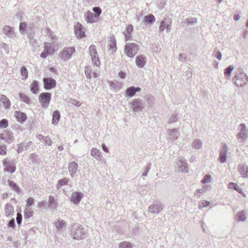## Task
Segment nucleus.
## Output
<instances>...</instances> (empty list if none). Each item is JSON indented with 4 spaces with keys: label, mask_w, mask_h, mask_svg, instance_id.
<instances>
[{
    "label": "nucleus",
    "mask_w": 248,
    "mask_h": 248,
    "mask_svg": "<svg viewBox=\"0 0 248 248\" xmlns=\"http://www.w3.org/2000/svg\"><path fill=\"white\" fill-rule=\"evenodd\" d=\"M171 29V19L170 17L165 18L160 22L159 26V31H170Z\"/></svg>",
    "instance_id": "20e7f679"
},
{
    "label": "nucleus",
    "mask_w": 248,
    "mask_h": 248,
    "mask_svg": "<svg viewBox=\"0 0 248 248\" xmlns=\"http://www.w3.org/2000/svg\"><path fill=\"white\" fill-rule=\"evenodd\" d=\"M246 218L245 214L242 212L238 214L237 220L238 221H244Z\"/></svg>",
    "instance_id": "473e14b6"
},
{
    "label": "nucleus",
    "mask_w": 248,
    "mask_h": 248,
    "mask_svg": "<svg viewBox=\"0 0 248 248\" xmlns=\"http://www.w3.org/2000/svg\"><path fill=\"white\" fill-rule=\"evenodd\" d=\"M33 214V211H31L30 209L26 208L24 211V217L25 218H28L31 217Z\"/></svg>",
    "instance_id": "a878e982"
},
{
    "label": "nucleus",
    "mask_w": 248,
    "mask_h": 248,
    "mask_svg": "<svg viewBox=\"0 0 248 248\" xmlns=\"http://www.w3.org/2000/svg\"><path fill=\"white\" fill-rule=\"evenodd\" d=\"M3 31H13V29L10 27V26H5L3 27Z\"/></svg>",
    "instance_id": "a18cd8bd"
},
{
    "label": "nucleus",
    "mask_w": 248,
    "mask_h": 248,
    "mask_svg": "<svg viewBox=\"0 0 248 248\" xmlns=\"http://www.w3.org/2000/svg\"><path fill=\"white\" fill-rule=\"evenodd\" d=\"M83 26L79 23H76L74 25V31H82Z\"/></svg>",
    "instance_id": "7c9ffc66"
},
{
    "label": "nucleus",
    "mask_w": 248,
    "mask_h": 248,
    "mask_svg": "<svg viewBox=\"0 0 248 248\" xmlns=\"http://www.w3.org/2000/svg\"><path fill=\"white\" fill-rule=\"evenodd\" d=\"M234 185H236V184H234V183H231L230 184H229V186H234Z\"/></svg>",
    "instance_id": "052dcab7"
},
{
    "label": "nucleus",
    "mask_w": 248,
    "mask_h": 248,
    "mask_svg": "<svg viewBox=\"0 0 248 248\" xmlns=\"http://www.w3.org/2000/svg\"><path fill=\"white\" fill-rule=\"evenodd\" d=\"M74 238L77 239H79L81 238V235H80L79 236H77L74 237Z\"/></svg>",
    "instance_id": "bf43d9fd"
},
{
    "label": "nucleus",
    "mask_w": 248,
    "mask_h": 248,
    "mask_svg": "<svg viewBox=\"0 0 248 248\" xmlns=\"http://www.w3.org/2000/svg\"><path fill=\"white\" fill-rule=\"evenodd\" d=\"M234 67L233 66H229L227 69L225 70L224 75L226 76H230L231 72L233 70Z\"/></svg>",
    "instance_id": "2f4dec72"
},
{
    "label": "nucleus",
    "mask_w": 248,
    "mask_h": 248,
    "mask_svg": "<svg viewBox=\"0 0 248 248\" xmlns=\"http://www.w3.org/2000/svg\"><path fill=\"white\" fill-rule=\"evenodd\" d=\"M21 75L22 79H26L28 76V72L27 69L25 67H22L21 69Z\"/></svg>",
    "instance_id": "5701e85b"
},
{
    "label": "nucleus",
    "mask_w": 248,
    "mask_h": 248,
    "mask_svg": "<svg viewBox=\"0 0 248 248\" xmlns=\"http://www.w3.org/2000/svg\"><path fill=\"white\" fill-rule=\"evenodd\" d=\"M73 104L78 106H79L81 105V103L79 102H78L77 101H74Z\"/></svg>",
    "instance_id": "4d7b16f0"
},
{
    "label": "nucleus",
    "mask_w": 248,
    "mask_h": 248,
    "mask_svg": "<svg viewBox=\"0 0 248 248\" xmlns=\"http://www.w3.org/2000/svg\"><path fill=\"white\" fill-rule=\"evenodd\" d=\"M21 219H22V215L20 213H17V217H16V221L18 224H20L21 222Z\"/></svg>",
    "instance_id": "ea45409f"
},
{
    "label": "nucleus",
    "mask_w": 248,
    "mask_h": 248,
    "mask_svg": "<svg viewBox=\"0 0 248 248\" xmlns=\"http://www.w3.org/2000/svg\"><path fill=\"white\" fill-rule=\"evenodd\" d=\"M8 125V121L6 119H2L0 121V128H5Z\"/></svg>",
    "instance_id": "c756f323"
},
{
    "label": "nucleus",
    "mask_w": 248,
    "mask_h": 248,
    "mask_svg": "<svg viewBox=\"0 0 248 248\" xmlns=\"http://www.w3.org/2000/svg\"><path fill=\"white\" fill-rule=\"evenodd\" d=\"M2 163L5 167L4 170L5 171L13 173L15 171V166L14 165H9L8 161L5 159L2 160Z\"/></svg>",
    "instance_id": "9b49d317"
},
{
    "label": "nucleus",
    "mask_w": 248,
    "mask_h": 248,
    "mask_svg": "<svg viewBox=\"0 0 248 248\" xmlns=\"http://www.w3.org/2000/svg\"><path fill=\"white\" fill-rule=\"evenodd\" d=\"M109 49L112 53L115 52L117 50L115 39L113 37H111L108 42Z\"/></svg>",
    "instance_id": "4468645a"
},
{
    "label": "nucleus",
    "mask_w": 248,
    "mask_h": 248,
    "mask_svg": "<svg viewBox=\"0 0 248 248\" xmlns=\"http://www.w3.org/2000/svg\"><path fill=\"white\" fill-rule=\"evenodd\" d=\"M85 32H76V35L78 38H82L85 36Z\"/></svg>",
    "instance_id": "c03bdc74"
},
{
    "label": "nucleus",
    "mask_w": 248,
    "mask_h": 248,
    "mask_svg": "<svg viewBox=\"0 0 248 248\" xmlns=\"http://www.w3.org/2000/svg\"><path fill=\"white\" fill-rule=\"evenodd\" d=\"M93 11L94 13V15L98 18L102 13V10L99 7H94L93 8Z\"/></svg>",
    "instance_id": "b1692460"
},
{
    "label": "nucleus",
    "mask_w": 248,
    "mask_h": 248,
    "mask_svg": "<svg viewBox=\"0 0 248 248\" xmlns=\"http://www.w3.org/2000/svg\"><path fill=\"white\" fill-rule=\"evenodd\" d=\"M84 17L86 21L89 23H93L95 22L98 18L94 15L93 13L88 11L85 13Z\"/></svg>",
    "instance_id": "6e6552de"
},
{
    "label": "nucleus",
    "mask_w": 248,
    "mask_h": 248,
    "mask_svg": "<svg viewBox=\"0 0 248 248\" xmlns=\"http://www.w3.org/2000/svg\"><path fill=\"white\" fill-rule=\"evenodd\" d=\"M31 90L33 93H36L39 90L38 82L34 80L31 85Z\"/></svg>",
    "instance_id": "aec40b11"
},
{
    "label": "nucleus",
    "mask_w": 248,
    "mask_h": 248,
    "mask_svg": "<svg viewBox=\"0 0 248 248\" xmlns=\"http://www.w3.org/2000/svg\"><path fill=\"white\" fill-rule=\"evenodd\" d=\"M119 77L121 78H123L124 79L125 77V74L124 73L122 72V71H121L119 73Z\"/></svg>",
    "instance_id": "603ef678"
},
{
    "label": "nucleus",
    "mask_w": 248,
    "mask_h": 248,
    "mask_svg": "<svg viewBox=\"0 0 248 248\" xmlns=\"http://www.w3.org/2000/svg\"><path fill=\"white\" fill-rule=\"evenodd\" d=\"M54 50L50 46L46 45L43 52L40 55V56L43 58H46L48 55L52 54L54 53Z\"/></svg>",
    "instance_id": "9d476101"
},
{
    "label": "nucleus",
    "mask_w": 248,
    "mask_h": 248,
    "mask_svg": "<svg viewBox=\"0 0 248 248\" xmlns=\"http://www.w3.org/2000/svg\"><path fill=\"white\" fill-rule=\"evenodd\" d=\"M138 50L137 46L134 43L127 44L125 46L124 51L129 57H133Z\"/></svg>",
    "instance_id": "f257e3e1"
},
{
    "label": "nucleus",
    "mask_w": 248,
    "mask_h": 248,
    "mask_svg": "<svg viewBox=\"0 0 248 248\" xmlns=\"http://www.w3.org/2000/svg\"><path fill=\"white\" fill-rule=\"evenodd\" d=\"M132 105L133 106H138V107L137 108L136 106L133 108L134 111H137L139 108V101H138V100H135L132 102Z\"/></svg>",
    "instance_id": "a19ab883"
},
{
    "label": "nucleus",
    "mask_w": 248,
    "mask_h": 248,
    "mask_svg": "<svg viewBox=\"0 0 248 248\" xmlns=\"http://www.w3.org/2000/svg\"><path fill=\"white\" fill-rule=\"evenodd\" d=\"M5 210L6 213V216L7 217L11 216L13 214L14 211L13 207L9 204L6 205Z\"/></svg>",
    "instance_id": "412c9836"
},
{
    "label": "nucleus",
    "mask_w": 248,
    "mask_h": 248,
    "mask_svg": "<svg viewBox=\"0 0 248 248\" xmlns=\"http://www.w3.org/2000/svg\"><path fill=\"white\" fill-rule=\"evenodd\" d=\"M91 154L95 158H98L100 156V153L99 151L96 148H93L92 150Z\"/></svg>",
    "instance_id": "cd10ccee"
},
{
    "label": "nucleus",
    "mask_w": 248,
    "mask_h": 248,
    "mask_svg": "<svg viewBox=\"0 0 248 248\" xmlns=\"http://www.w3.org/2000/svg\"><path fill=\"white\" fill-rule=\"evenodd\" d=\"M246 25L247 27L248 28V20H247Z\"/></svg>",
    "instance_id": "0e129e2a"
},
{
    "label": "nucleus",
    "mask_w": 248,
    "mask_h": 248,
    "mask_svg": "<svg viewBox=\"0 0 248 248\" xmlns=\"http://www.w3.org/2000/svg\"><path fill=\"white\" fill-rule=\"evenodd\" d=\"M217 58L218 59V60H221V54L220 52H218L217 53Z\"/></svg>",
    "instance_id": "5fc2aeb1"
},
{
    "label": "nucleus",
    "mask_w": 248,
    "mask_h": 248,
    "mask_svg": "<svg viewBox=\"0 0 248 248\" xmlns=\"http://www.w3.org/2000/svg\"><path fill=\"white\" fill-rule=\"evenodd\" d=\"M140 91V88L139 87L135 88L134 87H130L127 88L126 90V94L127 96L131 97L133 96L136 92Z\"/></svg>",
    "instance_id": "ddd939ff"
},
{
    "label": "nucleus",
    "mask_w": 248,
    "mask_h": 248,
    "mask_svg": "<svg viewBox=\"0 0 248 248\" xmlns=\"http://www.w3.org/2000/svg\"><path fill=\"white\" fill-rule=\"evenodd\" d=\"M49 69L50 70V71H51L52 72H55V69L54 68L50 67V68H49Z\"/></svg>",
    "instance_id": "13d9d810"
},
{
    "label": "nucleus",
    "mask_w": 248,
    "mask_h": 248,
    "mask_svg": "<svg viewBox=\"0 0 248 248\" xmlns=\"http://www.w3.org/2000/svg\"><path fill=\"white\" fill-rule=\"evenodd\" d=\"M78 168V164L76 162H71L69 165V170L72 176L76 173Z\"/></svg>",
    "instance_id": "2eb2a0df"
},
{
    "label": "nucleus",
    "mask_w": 248,
    "mask_h": 248,
    "mask_svg": "<svg viewBox=\"0 0 248 248\" xmlns=\"http://www.w3.org/2000/svg\"><path fill=\"white\" fill-rule=\"evenodd\" d=\"M226 155H221L220 157V161L222 163L226 161Z\"/></svg>",
    "instance_id": "49530a36"
},
{
    "label": "nucleus",
    "mask_w": 248,
    "mask_h": 248,
    "mask_svg": "<svg viewBox=\"0 0 248 248\" xmlns=\"http://www.w3.org/2000/svg\"><path fill=\"white\" fill-rule=\"evenodd\" d=\"M9 184L16 191H19V188L15 182H14L13 181H9Z\"/></svg>",
    "instance_id": "72a5a7b5"
},
{
    "label": "nucleus",
    "mask_w": 248,
    "mask_h": 248,
    "mask_svg": "<svg viewBox=\"0 0 248 248\" xmlns=\"http://www.w3.org/2000/svg\"><path fill=\"white\" fill-rule=\"evenodd\" d=\"M51 98V93H43L39 96V101L42 107H48Z\"/></svg>",
    "instance_id": "f03ea898"
},
{
    "label": "nucleus",
    "mask_w": 248,
    "mask_h": 248,
    "mask_svg": "<svg viewBox=\"0 0 248 248\" xmlns=\"http://www.w3.org/2000/svg\"><path fill=\"white\" fill-rule=\"evenodd\" d=\"M60 118V113L58 111H55L53 114L52 123L53 124H57Z\"/></svg>",
    "instance_id": "6ab92c4d"
},
{
    "label": "nucleus",
    "mask_w": 248,
    "mask_h": 248,
    "mask_svg": "<svg viewBox=\"0 0 248 248\" xmlns=\"http://www.w3.org/2000/svg\"><path fill=\"white\" fill-rule=\"evenodd\" d=\"M197 22V18L195 17L186 18L185 20V23L187 25H192Z\"/></svg>",
    "instance_id": "393cba45"
},
{
    "label": "nucleus",
    "mask_w": 248,
    "mask_h": 248,
    "mask_svg": "<svg viewBox=\"0 0 248 248\" xmlns=\"http://www.w3.org/2000/svg\"><path fill=\"white\" fill-rule=\"evenodd\" d=\"M211 181V176L209 175H206L203 179L201 181L202 183L204 184L206 183L209 182Z\"/></svg>",
    "instance_id": "e433bc0d"
},
{
    "label": "nucleus",
    "mask_w": 248,
    "mask_h": 248,
    "mask_svg": "<svg viewBox=\"0 0 248 248\" xmlns=\"http://www.w3.org/2000/svg\"><path fill=\"white\" fill-rule=\"evenodd\" d=\"M51 143V140L50 139H49L48 144V145H50Z\"/></svg>",
    "instance_id": "e2e57ef3"
},
{
    "label": "nucleus",
    "mask_w": 248,
    "mask_h": 248,
    "mask_svg": "<svg viewBox=\"0 0 248 248\" xmlns=\"http://www.w3.org/2000/svg\"><path fill=\"white\" fill-rule=\"evenodd\" d=\"M44 88L46 89H50L55 87L56 82L55 80L51 78H43Z\"/></svg>",
    "instance_id": "423d86ee"
},
{
    "label": "nucleus",
    "mask_w": 248,
    "mask_h": 248,
    "mask_svg": "<svg viewBox=\"0 0 248 248\" xmlns=\"http://www.w3.org/2000/svg\"><path fill=\"white\" fill-rule=\"evenodd\" d=\"M27 203V206L29 207L31 206L33 203V199L31 198H29L28 199Z\"/></svg>",
    "instance_id": "58836bf2"
},
{
    "label": "nucleus",
    "mask_w": 248,
    "mask_h": 248,
    "mask_svg": "<svg viewBox=\"0 0 248 248\" xmlns=\"http://www.w3.org/2000/svg\"><path fill=\"white\" fill-rule=\"evenodd\" d=\"M210 205V202L207 201H203L199 203V208L202 209L204 207H207Z\"/></svg>",
    "instance_id": "c85d7f7f"
},
{
    "label": "nucleus",
    "mask_w": 248,
    "mask_h": 248,
    "mask_svg": "<svg viewBox=\"0 0 248 248\" xmlns=\"http://www.w3.org/2000/svg\"><path fill=\"white\" fill-rule=\"evenodd\" d=\"M240 18V16L239 14H236L234 16L233 19L235 21H238Z\"/></svg>",
    "instance_id": "3c124183"
},
{
    "label": "nucleus",
    "mask_w": 248,
    "mask_h": 248,
    "mask_svg": "<svg viewBox=\"0 0 248 248\" xmlns=\"http://www.w3.org/2000/svg\"><path fill=\"white\" fill-rule=\"evenodd\" d=\"M68 182V180L67 179H63L61 180H60L59 185L60 186H62L65 184H66Z\"/></svg>",
    "instance_id": "37998d69"
},
{
    "label": "nucleus",
    "mask_w": 248,
    "mask_h": 248,
    "mask_svg": "<svg viewBox=\"0 0 248 248\" xmlns=\"http://www.w3.org/2000/svg\"><path fill=\"white\" fill-rule=\"evenodd\" d=\"M137 65L139 67H142L145 65V58L142 56H138L136 60Z\"/></svg>",
    "instance_id": "f3484780"
},
{
    "label": "nucleus",
    "mask_w": 248,
    "mask_h": 248,
    "mask_svg": "<svg viewBox=\"0 0 248 248\" xmlns=\"http://www.w3.org/2000/svg\"><path fill=\"white\" fill-rule=\"evenodd\" d=\"M90 72H91V70H90V67H86L85 69V72L86 76L88 78H91V76L90 75Z\"/></svg>",
    "instance_id": "79ce46f5"
},
{
    "label": "nucleus",
    "mask_w": 248,
    "mask_h": 248,
    "mask_svg": "<svg viewBox=\"0 0 248 248\" xmlns=\"http://www.w3.org/2000/svg\"><path fill=\"white\" fill-rule=\"evenodd\" d=\"M49 202L50 204H52L53 203H54V199L53 197L52 196H50L49 197V201H48Z\"/></svg>",
    "instance_id": "864d4df0"
},
{
    "label": "nucleus",
    "mask_w": 248,
    "mask_h": 248,
    "mask_svg": "<svg viewBox=\"0 0 248 248\" xmlns=\"http://www.w3.org/2000/svg\"><path fill=\"white\" fill-rule=\"evenodd\" d=\"M238 171L241 173L242 175H244V173H243L242 172V171L245 170V167L243 166H239L238 168Z\"/></svg>",
    "instance_id": "de8ad7c7"
},
{
    "label": "nucleus",
    "mask_w": 248,
    "mask_h": 248,
    "mask_svg": "<svg viewBox=\"0 0 248 248\" xmlns=\"http://www.w3.org/2000/svg\"><path fill=\"white\" fill-rule=\"evenodd\" d=\"M82 196L81 193L79 192H74L72 194L71 201L75 204H77L81 200Z\"/></svg>",
    "instance_id": "f8f14e48"
},
{
    "label": "nucleus",
    "mask_w": 248,
    "mask_h": 248,
    "mask_svg": "<svg viewBox=\"0 0 248 248\" xmlns=\"http://www.w3.org/2000/svg\"><path fill=\"white\" fill-rule=\"evenodd\" d=\"M20 98L22 101H24L26 103H29L30 102V98L25 94H21Z\"/></svg>",
    "instance_id": "f704fd0d"
},
{
    "label": "nucleus",
    "mask_w": 248,
    "mask_h": 248,
    "mask_svg": "<svg viewBox=\"0 0 248 248\" xmlns=\"http://www.w3.org/2000/svg\"><path fill=\"white\" fill-rule=\"evenodd\" d=\"M8 225L10 227H14L15 226V221L14 219L11 220L9 222Z\"/></svg>",
    "instance_id": "09e8293b"
},
{
    "label": "nucleus",
    "mask_w": 248,
    "mask_h": 248,
    "mask_svg": "<svg viewBox=\"0 0 248 248\" xmlns=\"http://www.w3.org/2000/svg\"><path fill=\"white\" fill-rule=\"evenodd\" d=\"M128 39H129V38L127 36H126V40H128Z\"/></svg>",
    "instance_id": "69168bd1"
},
{
    "label": "nucleus",
    "mask_w": 248,
    "mask_h": 248,
    "mask_svg": "<svg viewBox=\"0 0 248 248\" xmlns=\"http://www.w3.org/2000/svg\"><path fill=\"white\" fill-rule=\"evenodd\" d=\"M6 150V147L5 145H1L0 146V154L1 155H6L7 154Z\"/></svg>",
    "instance_id": "c9c22d12"
},
{
    "label": "nucleus",
    "mask_w": 248,
    "mask_h": 248,
    "mask_svg": "<svg viewBox=\"0 0 248 248\" xmlns=\"http://www.w3.org/2000/svg\"><path fill=\"white\" fill-rule=\"evenodd\" d=\"M223 0H217V2L219 4L221 3V2L222 1H223Z\"/></svg>",
    "instance_id": "680f3d73"
},
{
    "label": "nucleus",
    "mask_w": 248,
    "mask_h": 248,
    "mask_svg": "<svg viewBox=\"0 0 248 248\" xmlns=\"http://www.w3.org/2000/svg\"><path fill=\"white\" fill-rule=\"evenodd\" d=\"M89 53L92 57L93 62L95 65L99 66L100 62L96 51V47L94 45H91L90 46Z\"/></svg>",
    "instance_id": "7ed1b4c3"
},
{
    "label": "nucleus",
    "mask_w": 248,
    "mask_h": 248,
    "mask_svg": "<svg viewBox=\"0 0 248 248\" xmlns=\"http://www.w3.org/2000/svg\"><path fill=\"white\" fill-rule=\"evenodd\" d=\"M119 248H131L132 246L130 243L123 242L119 244Z\"/></svg>",
    "instance_id": "bb28decb"
},
{
    "label": "nucleus",
    "mask_w": 248,
    "mask_h": 248,
    "mask_svg": "<svg viewBox=\"0 0 248 248\" xmlns=\"http://www.w3.org/2000/svg\"><path fill=\"white\" fill-rule=\"evenodd\" d=\"M133 30V26L132 25H129L126 28V31H132Z\"/></svg>",
    "instance_id": "8fccbe9b"
},
{
    "label": "nucleus",
    "mask_w": 248,
    "mask_h": 248,
    "mask_svg": "<svg viewBox=\"0 0 248 248\" xmlns=\"http://www.w3.org/2000/svg\"><path fill=\"white\" fill-rule=\"evenodd\" d=\"M75 52L73 47H68L64 49L61 53V58L64 60H68Z\"/></svg>",
    "instance_id": "39448f33"
},
{
    "label": "nucleus",
    "mask_w": 248,
    "mask_h": 248,
    "mask_svg": "<svg viewBox=\"0 0 248 248\" xmlns=\"http://www.w3.org/2000/svg\"><path fill=\"white\" fill-rule=\"evenodd\" d=\"M65 224V222L62 219H58L54 223L55 227L58 229L62 228Z\"/></svg>",
    "instance_id": "4be33fe9"
},
{
    "label": "nucleus",
    "mask_w": 248,
    "mask_h": 248,
    "mask_svg": "<svg viewBox=\"0 0 248 248\" xmlns=\"http://www.w3.org/2000/svg\"><path fill=\"white\" fill-rule=\"evenodd\" d=\"M0 101L2 102L5 108H8L11 106L10 100L4 95H1L0 96Z\"/></svg>",
    "instance_id": "dca6fc26"
},
{
    "label": "nucleus",
    "mask_w": 248,
    "mask_h": 248,
    "mask_svg": "<svg viewBox=\"0 0 248 248\" xmlns=\"http://www.w3.org/2000/svg\"><path fill=\"white\" fill-rule=\"evenodd\" d=\"M155 20V18L152 14H149L144 17V21L146 24H153Z\"/></svg>",
    "instance_id": "a211bd4d"
},
{
    "label": "nucleus",
    "mask_w": 248,
    "mask_h": 248,
    "mask_svg": "<svg viewBox=\"0 0 248 248\" xmlns=\"http://www.w3.org/2000/svg\"><path fill=\"white\" fill-rule=\"evenodd\" d=\"M239 126L240 130L237 134V138L244 140L248 136L246 125L244 124H241Z\"/></svg>",
    "instance_id": "0eeeda50"
},
{
    "label": "nucleus",
    "mask_w": 248,
    "mask_h": 248,
    "mask_svg": "<svg viewBox=\"0 0 248 248\" xmlns=\"http://www.w3.org/2000/svg\"><path fill=\"white\" fill-rule=\"evenodd\" d=\"M102 148H103V150H104L105 152H107V153H108V149L107 148V147H106V146L105 145V144H103V145H102Z\"/></svg>",
    "instance_id": "6e6d98bb"
},
{
    "label": "nucleus",
    "mask_w": 248,
    "mask_h": 248,
    "mask_svg": "<svg viewBox=\"0 0 248 248\" xmlns=\"http://www.w3.org/2000/svg\"><path fill=\"white\" fill-rule=\"evenodd\" d=\"M26 27V24L24 22H21L19 25V31H24Z\"/></svg>",
    "instance_id": "4c0bfd02"
},
{
    "label": "nucleus",
    "mask_w": 248,
    "mask_h": 248,
    "mask_svg": "<svg viewBox=\"0 0 248 248\" xmlns=\"http://www.w3.org/2000/svg\"><path fill=\"white\" fill-rule=\"evenodd\" d=\"M14 115L19 123H23L27 120L26 115L22 112L16 111L15 112Z\"/></svg>",
    "instance_id": "1a4fd4ad"
}]
</instances>
